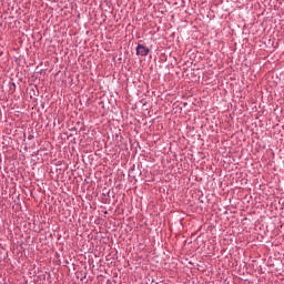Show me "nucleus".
I'll return each instance as SVG.
<instances>
[{
    "label": "nucleus",
    "instance_id": "nucleus-1",
    "mask_svg": "<svg viewBox=\"0 0 284 284\" xmlns=\"http://www.w3.org/2000/svg\"><path fill=\"white\" fill-rule=\"evenodd\" d=\"M136 54L140 57H148V54H150V49L143 44H138Z\"/></svg>",
    "mask_w": 284,
    "mask_h": 284
}]
</instances>
